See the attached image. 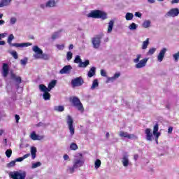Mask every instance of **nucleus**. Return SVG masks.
I'll use <instances>...</instances> for the list:
<instances>
[{
  "instance_id": "obj_1",
  "label": "nucleus",
  "mask_w": 179,
  "mask_h": 179,
  "mask_svg": "<svg viewBox=\"0 0 179 179\" xmlns=\"http://www.w3.org/2000/svg\"><path fill=\"white\" fill-rule=\"evenodd\" d=\"M87 17H92V19H101L106 20L107 19V13L101 10H93L87 15Z\"/></svg>"
},
{
  "instance_id": "obj_2",
  "label": "nucleus",
  "mask_w": 179,
  "mask_h": 179,
  "mask_svg": "<svg viewBox=\"0 0 179 179\" xmlns=\"http://www.w3.org/2000/svg\"><path fill=\"white\" fill-rule=\"evenodd\" d=\"M141 58H142V55L138 54L136 55V58L133 59V62H134V64H136L135 68H136V69L145 68V66H146V64H148V61H149V58L148 57H145L140 60Z\"/></svg>"
},
{
  "instance_id": "obj_3",
  "label": "nucleus",
  "mask_w": 179,
  "mask_h": 179,
  "mask_svg": "<svg viewBox=\"0 0 179 179\" xmlns=\"http://www.w3.org/2000/svg\"><path fill=\"white\" fill-rule=\"evenodd\" d=\"M70 103H71L80 113H84L85 112V108L83 107V104H82V102L80 101V99L78 98V96H71L69 99Z\"/></svg>"
},
{
  "instance_id": "obj_4",
  "label": "nucleus",
  "mask_w": 179,
  "mask_h": 179,
  "mask_svg": "<svg viewBox=\"0 0 179 179\" xmlns=\"http://www.w3.org/2000/svg\"><path fill=\"white\" fill-rule=\"evenodd\" d=\"M15 39V36L13 34H10L7 43L11 46V47H16V48H24V47H30V45H32L30 43H12V41Z\"/></svg>"
},
{
  "instance_id": "obj_5",
  "label": "nucleus",
  "mask_w": 179,
  "mask_h": 179,
  "mask_svg": "<svg viewBox=\"0 0 179 179\" xmlns=\"http://www.w3.org/2000/svg\"><path fill=\"white\" fill-rule=\"evenodd\" d=\"M103 34H99L94 36L91 39V43L94 50H99L101 45V39L103 38Z\"/></svg>"
},
{
  "instance_id": "obj_6",
  "label": "nucleus",
  "mask_w": 179,
  "mask_h": 179,
  "mask_svg": "<svg viewBox=\"0 0 179 179\" xmlns=\"http://www.w3.org/2000/svg\"><path fill=\"white\" fill-rule=\"evenodd\" d=\"M57 85V80H52L49 85L48 87H47V86H45V85L41 84L39 85V90L41 92H51V90L52 89H54V87H55V85Z\"/></svg>"
},
{
  "instance_id": "obj_7",
  "label": "nucleus",
  "mask_w": 179,
  "mask_h": 179,
  "mask_svg": "<svg viewBox=\"0 0 179 179\" xmlns=\"http://www.w3.org/2000/svg\"><path fill=\"white\" fill-rule=\"evenodd\" d=\"M12 179H26V171H19L10 173Z\"/></svg>"
},
{
  "instance_id": "obj_8",
  "label": "nucleus",
  "mask_w": 179,
  "mask_h": 179,
  "mask_svg": "<svg viewBox=\"0 0 179 179\" xmlns=\"http://www.w3.org/2000/svg\"><path fill=\"white\" fill-rule=\"evenodd\" d=\"M66 124L69 129L71 136L75 135V127H73V118L71 115H67L66 117Z\"/></svg>"
},
{
  "instance_id": "obj_9",
  "label": "nucleus",
  "mask_w": 179,
  "mask_h": 179,
  "mask_svg": "<svg viewBox=\"0 0 179 179\" xmlns=\"http://www.w3.org/2000/svg\"><path fill=\"white\" fill-rule=\"evenodd\" d=\"M84 164L85 159L82 158V154H80L79 156L76 157L73 161V165L77 169H79V167H83Z\"/></svg>"
},
{
  "instance_id": "obj_10",
  "label": "nucleus",
  "mask_w": 179,
  "mask_h": 179,
  "mask_svg": "<svg viewBox=\"0 0 179 179\" xmlns=\"http://www.w3.org/2000/svg\"><path fill=\"white\" fill-rule=\"evenodd\" d=\"M83 83H85V81H83L82 77H77L71 80V85L73 87H79V86H82Z\"/></svg>"
},
{
  "instance_id": "obj_11",
  "label": "nucleus",
  "mask_w": 179,
  "mask_h": 179,
  "mask_svg": "<svg viewBox=\"0 0 179 179\" xmlns=\"http://www.w3.org/2000/svg\"><path fill=\"white\" fill-rule=\"evenodd\" d=\"M32 51L35 52L34 58H35V59H40L41 56L43 55V50H41L38 45H34L32 47Z\"/></svg>"
},
{
  "instance_id": "obj_12",
  "label": "nucleus",
  "mask_w": 179,
  "mask_h": 179,
  "mask_svg": "<svg viewBox=\"0 0 179 179\" xmlns=\"http://www.w3.org/2000/svg\"><path fill=\"white\" fill-rule=\"evenodd\" d=\"M179 15V9L177 8H172L169 10L166 14L165 17H176V16H178Z\"/></svg>"
},
{
  "instance_id": "obj_13",
  "label": "nucleus",
  "mask_w": 179,
  "mask_h": 179,
  "mask_svg": "<svg viewBox=\"0 0 179 179\" xmlns=\"http://www.w3.org/2000/svg\"><path fill=\"white\" fill-rule=\"evenodd\" d=\"M58 3V0H49L45 4H41V8L44 9L45 8H55Z\"/></svg>"
},
{
  "instance_id": "obj_14",
  "label": "nucleus",
  "mask_w": 179,
  "mask_h": 179,
  "mask_svg": "<svg viewBox=\"0 0 179 179\" xmlns=\"http://www.w3.org/2000/svg\"><path fill=\"white\" fill-rule=\"evenodd\" d=\"M153 135L155 138V142H156L157 145H158L159 144V137L160 136V135H162V133H160V131H159V124H156L153 127Z\"/></svg>"
},
{
  "instance_id": "obj_15",
  "label": "nucleus",
  "mask_w": 179,
  "mask_h": 179,
  "mask_svg": "<svg viewBox=\"0 0 179 179\" xmlns=\"http://www.w3.org/2000/svg\"><path fill=\"white\" fill-rule=\"evenodd\" d=\"M1 75L3 78H7L9 75V64L3 63L1 68Z\"/></svg>"
},
{
  "instance_id": "obj_16",
  "label": "nucleus",
  "mask_w": 179,
  "mask_h": 179,
  "mask_svg": "<svg viewBox=\"0 0 179 179\" xmlns=\"http://www.w3.org/2000/svg\"><path fill=\"white\" fill-rule=\"evenodd\" d=\"M145 135L146 141H148V142H152V141H153V136H155V134H153V131L152 132L151 129H145Z\"/></svg>"
},
{
  "instance_id": "obj_17",
  "label": "nucleus",
  "mask_w": 179,
  "mask_h": 179,
  "mask_svg": "<svg viewBox=\"0 0 179 179\" xmlns=\"http://www.w3.org/2000/svg\"><path fill=\"white\" fill-rule=\"evenodd\" d=\"M119 136H120V138H127V139H137L136 136L134 134H129L128 132L122 131L119 132Z\"/></svg>"
},
{
  "instance_id": "obj_18",
  "label": "nucleus",
  "mask_w": 179,
  "mask_h": 179,
  "mask_svg": "<svg viewBox=\"0 0 179 179\" xmlns=\"http://www.w3.org/2000/svg\"><path fill=\"white\" fill-rule=\"evenodd\" d=\"M166 52H167V48H162L159 51V52L157 57L158 62H163V59H164Z\"/></svg>"
},
{
  "instance_id": "obj_19",
  "label": "nucleus",
  "mask_w": 179,
  "mask_h": 179,
  "mask_svg": "<svg viewBox=\"0 0 179 179\" xmlns=\"http://www.w3.org/2000/svg\"><path fill=\"white\" fill-rule=\"evenodd\" d=\"M72 71V66L71 65H66L64 66L60 71L59 73L61 75H69L71 73V71Z\"/></svg>"
},
{
  "instance_id": "obj_20",
  "label": "nucleus",
  "mask_w": 179,
  "mask_h": 179,
  "mask_svg": "<svg viewBox=\"0 0 179 179\" xmlns=\"http://www.w3.org/2000/svg\"><path fill=\"white\" fill-rule=\"evenodd\" d=\"M10 79L11 80L17 83V85H20V83H22V77L16 75V73L13 72L10 73Z\"/></svg>"
},
{
  "instance_id": "obj_21",
  "label": "nucleus",
  "mask_w": 179,
  "mask_h": 179,
  "mask_svg": "<svg viewBox=\"0 0 179 179\" xmlns=\"http://www.w3.org/2000/svg\"><path fill=\"white\" fill-rule=\"evenodd\" d=\"M122 164L124 167H128L131 162H129V156L127 154L124 155L121 160Z\"/></svg>"
},
{
  "instance_id": "obj_22",
  "label": "nucleus",
  "mask_w": 179,
  "mask_h": 179,
  "mask_svg": "<svg viewBox=\"0 0 179 179\" xmlns=\"http://www.w3.org/2000/svg\"><path fill=\"white\" fill-rule=\"evenodd\" d=\"M29 138L32 140V141H41L43 140V138H44V136H40L38 135L36 131H32L30 135H29Z\"/></svg>"
},
{
  "instance_id": "obj_23",
  "label": "nucleus",
  "mask_w": 179,
  "mask_h": 179,
  "mask_svg": "<svg viewBox=\"0 0 179 179\" xmlns=\"http://www.w3.org/2000/svg\"><path fill=\"white\" fill-rule=\"evenodd\" d=\"M120 76H121V73H115L113 77L107 78L106 83H113V82H115V80H117Z\"/></svg>"
},
{
  "instance_id": "obj_24",
  "label": "nucleus",
  "mask_w": 179,
  "mask_h": 179,
  "mask_svg": "<svg viewBox=\"0 0 179 179\" xmlns=\"http://www.w3.org/2000/svg\"><path fill=\"white\" fill-rule=\"evenodd\" d=\"M12 2V0H0V8H5L9 6Z\"/></svg>"
},
{
  "instance_id": "obj_25",
  "label": "nucleus",
  "mask_w": 179,
  "mask_h": 179,
  "mask_svg": "<svg viewBox=\"0 0 179 179\" xmlns=\"http://www.w3.org/2000/svg\"><path fill=\"white\" fill-rule=\"evenodd\" d=\"M90 64V62L89 61V59H87L85 62H81L78 64V68H87Z\"/></svg>"
},
{
  "instance_id": "obj_26",
  "label": "nucleus",
  "mask_w": 179,
  "mask_h": 179,
  "mask_svg": "<svg viewBox=\"0 0 179 179\" xmlns=\"http://www.w3.org/2000/svg\"><path fill=\"white\" fill-rule=\"evenodd\" d=\"M96 75V67H92L87 73L88 78H93Z\"/></svg>"
},
{
  "instance_id": "obj_27",
  "label": "nucleus",
  "mask_w": 179,
  "mask_h": 179,
  "mask_svg": "<svg viewBox=\"0 0 179 179\" xmlns=\"http://www.w3.org/2000/svg\"><path fill=\"white\" fill-rule=\"evenodd\" d=\"M114 27V20H110L108 22V30H107V33L108 34H110V33H111V31H113V28Z\"/></svg>"
},
{
  "instance_id": "obj_28",
  "label": "nucleus",
  "mask_w": 179,
  "mask_h": 179,
  "mask_svg": "<svg viewBox=\"0 0 179 179\" xmlns=\"http://www.w3.org/2000/svg\"><path fill=\"white\" fill-rule=\"evenodd\" d=\"M44 92L43 94V99L47 101L50 100L51 99V94L48 92L50 91H41Z\"/></svg>"
},
{
  "instance_id": "obj_29",
  "label": "nucleus",
  "mask_w": 179,
  "mask_h": 179,
  "mask_svg": "<svg viewBox=\"0 0 179 179\" xmlns=\"http://www.w3.org/2000/svg\"><path fill=\"white\" fill-rule=\"evenodd\" d=\"M149 46V38H146L145 41H143L141 45L142 50H146Z\"/></svg>"
},
{
  "instance_id": "obj_30",
  "label": "nucleus",
  "mask_w": 179,
  "mask_h": 179,
  "mask_svg": "<svg viewBox=\"0 0 179 179\" xmlns=\"http://www.w3.org/2000/svg\"><path fill=\"white\" fill-rule=\"evenodd\" d=\"M36 153H37V148L36 147H31V155L33 160L36 159Z\"/></svg>"
},
{
  "instance_id": "obj_31",
  "label": "nucleus",
  "mask_w": 179,
  "mask_h": 179,
  "mask_svg": "<svg viewBox=\"0 0 179 179\" xmlns=\"http://www.w3.org/2000/svg\"><path fill=\"white\" fill-rule=\"evenodd\" d=\"M150 24H152V22H150V20H145L143 22V27H144V29H149V27H150Z\"/></svg>"
},
{
  "instance_id": "obj_32",
  "label": "nucleus",
  "mask_w": 179,
  "mask_h": 179,
  "mask_svg": "<svg viewBox=\"0 0 179 179\" xmlns=\"http://www.w3.org/2000/svg\"><path fill=\"white\" fill-rule=\"evenodd\" d=\"M76 167H75L74 165H73L72 166H68L67 169H66V172L69 174H73V173H75V170H76Z\"/></svg>"
},
{
  "instance_id": "obj_33",
  "label": "nucleus",
  "mask_w": 179,
  "mask_h": 179,
  "mask_svg": "<svg viewBox=\"0 0 179 179\" xmlns=\"http://www.w3.org/2000/svg\"><path fill=\"white\" fill-rule=\"evenodd\" d=\"M65 110L64 106H54V110L57 111L58 113H62Z\"/></svg>"
},
{
  "instance_id": "obj_34",
  "label": "nucleus",
  "mask_w": 179,
  "mask_h": 179,
  "mask_svg": "<svg viewBox=\"0 0 179 179\" xmlns=\"http://www.w3.org/2000/svg\"><path fill=\"white\" fill-rule=\"evenodd\" d=\"M96 87H99V80L97 79L93 80L92 85L91 86V90H94Z\"/></svg>"
},
{
  "instance_id": "obj_35",
  "label": "nucleus",
  "mask_w": 179,
  "mask_h": 179,
  "mask_svg": "<svg viewBox=\"0 0 179 179\" xmlns=\"http://www.w3.org/2000/svg\"><path fill=\"white\" fill-rule=\"evenodd\" d=\"M125 19L127 21L132 20L134 19V14L132 13H127L125 15Z\"/></svg>"
},
{
  "instance_id": "obj_36",
  "label": "nucleus",
  "mask_w": 179,
  "mask_h": 179,
  "mask_svg": "<svg viewBox=\"0 0 179 179\" xmlns=\"http://www.w3.org/2000/svg\"><path fill=\"white\" fill-rule=\"evenodd\" d=\"M61 37V31H59L57 32H55L52 35V40H55L58 38Z\"/></svg>"
},
{
  "instance_id": "obj_37",
  "label": "nucleus",
  "mask_w": 179,
  "mask_h": 179,
  "mask_svg": "<svg viewBox=\"0 0 179 179\" xmlns=\"http://www.w3.org/2000/svg\"><path fill=\"white\" fill-rule=\"evenodd\" d=\"M8 52H9V54H10L12 55V57H13V58H15V59H17L18 56H17V51L9 50Z\"/></svg>"
},
{
  "instance_id": "obj_38",
  "label": "nucleus",
  "mask_w": 179,
  "mask_h": 179,
  "mask_svg": "<svg viewBox=\"0 0 179 179\" xmlns=\"http://www.w3.org/2000/svg\"><path fill=\"white\" fill-rule=\"evenodd\" d=\"M41 164H42L40 162L32 163L31 169H37V167H41Z\"/></svg>"
},
{
  "instance_id": "obj_39",
  "label": "nucleus",
  "mask_w": 179,
  "mask_h": 179,
  "mask_svg": "<svg viewBox=\"0 0 179 179\" xmlns=\"http://www.w3.org/2000/svg\"><path fill=\"white\" fill-rule=\"evenodd\" d=\"M129 30H136L138 29V24H135V22H132L129 26Z\"/></svg>"
},
{
  "instance_id": "obj_40",
  "label": "nucleus",
  "mask_w": 179,
  "mask_h": 179,
  "mask_svg": "<svg viewBox=\"0 0 179 179\" xmlns=\"http://www.w3.org/2000/svg\"><path fill=\"white\" fill-rule=\"evenodd\" d=\"M156 52L155 48H151L149 49L148 52H147V55H153Z\"/></svg>"
},
{
  "instance_id": "obj_41",
  "label": "nucleus",
  "mask_w": 179,
  "mask_h": 179,
  "mask_svg": "<svg viewBox=\"0 0 179 179\" xmlns=\"http://www.w3.org/2000/svg\"><path fill=\"white\" fill-rule=\"evenodd\" d=\"M95 169H100V166H101V161L100 159H96L94 162Z\"/></svg>"
},
{
  "instance_id": "obj_42",
  "label": "nucleus",
  "mask_w": 179,
  "mask_h": 179,
  "mask_svg": "<svg viewBox=\"0 0 179 179\" xmlns=\"http://www.w3.org/2000/svg\"><path fill=\"white\" fill-rule=\"evenodd\" d=\"M82 62V59H80V56L76 55L74 59V63L75 64H80Z\"/></svg>"
},
{
  "instance_id": "obj_43",
  "label": "nucleus",
  "mask_w": 179,
  "mask_h": 179,
  "mask_svg": "<svg viewBox=\"0 0 179 179\" xmlns=\"http://www.w3.org/2000/svg\"><path fill=\"white\" fill-rule=\"evenodd\" d=\"M72 57H73V54L72 53V52H71V51L67 52V53H66L67 61H71V59H72Z\"/></svg>"
},
{
  "instance_id": "obj_44",
  "label": "nucleus",
  "mask_w": 179,
  "mask_h": 179,
  "mask_svg": "<svg viewBox=\"0 0 179 179\" xmlns=\"http://www.w3.org/2000/svg\"><path fill=\"white\" fill-rule=\"evenodd\" d=\"M40 57H41L39 58V59H45V60L49 59L48 55L44 52H42V55H41Z\"/></svg>"
},
{
  "instance_id": "obj_45",
  "label": "nucleus",
  "mask_w": 179,
  "mask_h": 179,
  "mask_svg": "<svg viewBox=\"0 0 179 179\" xmlns=\"http://www.w3.org/2000/svg\"><path fill=\"white\" fill-rule=\"evenodd\" d=\"M71 150H77L78 149V145L75 143H72L70 145Z\"/></svg>"
},
{
  "instance_id": "obj_46",
  "label": "nucleus",
  "mask_w": 179,
  "mask_h": 179,
  "mask_svg": "<svg viewBox=\"0 0 179 179\" xmlns=\"http://www.w3.org/2000/svg\"><path fill=\"white\" fill-rule=\"evenodd\" d=\"M173 59L175 61V62H178V59H179V52H178L177 53H175L173 55Z\"/></svg>"
},
{
  "instance_id": "obj_47",
  "label": "nucleus",
  "mask_w": 179,
  "mask_h": 179,
  "mask_svg": "<svg viewBox=\"0 0 179 179\" xmlns=\"http://www.w3.org/2000/svg\"><path fill=\"white\" fill-rule=\"evenodd\" d=\"M6 155L7 157H10L12 156V150L8 149L6 151Z\"/></svg>"
},
{
  "instance_id": "obj_48",
  "label": "nucleus",
  "mask_w": 179,
  "mask_h": 179,
  "mask_svg": "<svg viewBox=\"0 0 179 179\" xmlns=\"http://www.w3.org/2000/svg\"><path fill=\"white\" fill-rule=\"evenodd\" d=\"M56 48H57V50H64V48H65V45L64 44H57L56 45Z\"/></svg>"
},
{
  "instance_id": "obj_49",
  "label": "nucleus",
  "mask_w": 179,
  "mask_h": 179,
  "mask_svg": "<svg viewBox=\"0 0 179 179\" xmlns=\"http://www.w3.org/2000/svg\"><path fill=\"white\" fill-rule=\"evenodd\" d=\"M17 21V20L16 17H12L10 19V24H15Z\"/></svg>"
},
{
  "instance_id": "obj_50",
  "label": "nucleus",
  "mask_w": 179,
  "mask_h": 179,
  "mask_svg": "<svg viewBox=\"0 0 179 179\" xmlns=\"http://www.w3.org/2000/svg\"><path fill=\"white\" fill-rule=\"evenodd\" d=\"M101 75L103 76L104 78H107V71L104 69L101 70Z\"/></svg>"
},
{
  "instance_id": "obj_51",
  "label": "nucleus",
  "mask_w": 179,
  "mask_h": 179,
  "mask_svg": "<svg viewBox=\"0 0 179 179\" xmlns=\"http://www.w3.org/2000/svg\"><path fill=\"white\" fill-rule=\"evenodd\" d=\"M16 164V161H12L7 164L8 167H13Z\"/></svg>"
},
{
  "instance_id": "obj_52",
  "label": "nucleus",
  "mask_w": 179,
  "mask_h": 179,
  "mask_svg": "<svg viewBox=\"0 0 179 179\" xmlns=\"http://www.w3.org/2000/svg\"><path fill=\"white\" fill-rule=\"evenodd\" d=\"M63 159L64 160H65L66 162H69L71 159H69V155H66L65 154L64 156H63Z\"/></svg>"
},
{
  "instance_id": "obj_53",
  "label": "nucleus",
  "mask_w": 179,
  "mask_h": 179,
  "mask_svg": "<svg viewBox=\"0 0 179 179\" xmlns=\"http://www.w3.org/2000/svg\"><path fill=\"white\" fill-rule=\"evenodd\" d=\"M20 63L21 65H26L27 64V59H21Z\"/></svg>"
},
{
  "instance_id": "obj_54",
  "label": "nucleus",
  "mask_w": 179,
  "mask_h": 179,
  "mask_svg": "<svg viewBox=\"0 0 179 179\" xmlns=\"http://www.w3.org/2000/svg\"><path fill=\"white\" fill-rule=\"evenodd\" d=\"M6 36H8V33H6V32L0 34V40H1V38H5V37H6Z\"/></svg>"
},
{
  "instance_id": "obj_55",
  "label": "nucleus",
  "mask_w": 179,
  "mask_h": 179,
  "mask_svg": "<svg viewBox=\"0 0 179 179\" xmlns=\"http://www.w3.org/2000/svg\"><path fill=\"white\" fill-rule=\"evenodd\" d=\"M134 16H136V17H142V13L139 12H136Z\"/></svg>"
},
{
  "instance_id": "obj_56",
  "label": "nucleus",
  "mask_w": 179,
  "mask_h": 179,
  "mask_svg": "<svg viewBox=\"0 0 179 179\" xmlns=\"http://www.w3.org/2000/svg\"><path fill=\"white\" fill-rule=\"evenodd\" d=\"M3 145L4 146H6V145H8V139L4 138V139L3 140Z\"/></svg>"
},
{
  "instance_id": "obj_57",
  "label": "nucleus",
  "mask_w": 179,
  "mask_h": 179,
  "mask_svg": "<svg viewBox=\"0 0 179 179\" xmlns=\"http://www.w3.org/2000/svg\"><path fill=\"white\" fill-rule=\"evenodd\" d=\"M20 120V116H19V115H15V120L16 122H19V120Z\"/></svg>"
},
{
  "instance_id": "obj_58",
  "label": "nucleus",
  "mask_w": 179,
  "mask_h": 179,
  "mask_svg": "<svg viewBox=\"0 0 179 179\" xmlns=\"http://www.w3.org/2000/svg\"><path fill=\"white\" fill-rule=\"evenodd\" d=\"M173 132V127H169L168 129V134H171Z\"/></svg>"
},
{
  "instance_id": "obj_59",
  "label": "nucleus",
  "mask_w": 179,
  "mask_h": 179,
  "mask_svg": "<svg viewBox=\"0 0 179 179\" xmlns=\"http://www.w3.org/2000/svg\"><path fill=\"white\" fill-rule=\"evenodd\" d=\"M23 158L22 157H19V158H17L15 159V162H23Z\"/></svg>"
},
{
  "instance_id": "obj_60",
  "label": "nucleus",
  "mask_w": 179,
  "mask_h": 179,
  "mask_svg": "<svg viewBox=\"0 0 179 179\" xmlns=\"http://www.w3.org/2000/svg\"><path fill=\"white\" fill-rule=\"evenodd\" d=\"M30 157V154H26L24 155L22 158H23V160H24V159H27V157Z\"/></svg>"
},
{
  "instance_id": "obj_61",
  "label": "nucleus",
  "mask_w": 179,
  "mask_h": 179,
  "mask_svg": "<svg viewBox=\"0 0 179 179\" xmlns=\"http://www.w3.org/2000/svg\"><path fill=\"white\" fill-rule=\"evenodd\" d=\"M139 156L138 155V154L134 155V159L135 160V162H136V160H138Z\"/></svg>"
},
{
  "instance_id": "obj_62",
  "label": "nucleus",
  "mask_w": 179,
  "mask_h": 179,
  "mask_svg": "<svg viewBox=\"0 0 179 179\" xmlns=\"http://www.w3.org/2000/svg\"><path fill=\"white\" fill-rule=\"evenodd\" d=\"M171 3H179V0H172Z\"/></svg>"
},
{
  "instance_id": "obj_63",
  "label": "nucleus",
  "mask_w": 179,
  "mask_h": 179,
  "mask_svg": "<svg viewBox=\"0 0 179 179\" xmlns=\"http://www.w3.org/2000/svg\"><path fill=\"white\" fill-rule=\"evenodd\" d=\"M148 2L149 3H155L156 2V1L155 0H148Z\"/></svg>"
},
{
  "instance_id": "obj_64",
  "label": "nucleus",
  "mask_w": 179,
  "mask_h": 179,
  "mask_svg": "<svg viewBox=\"0 0 179 179\" xmlns=\"http://www.w3.org/2000/svg\"><path fill=\"white\" fill-rule=\"evenodd\" d=\"M2 24H5V21L3 20H0V26H2Z\"/></svg>"
}]
</instances>
